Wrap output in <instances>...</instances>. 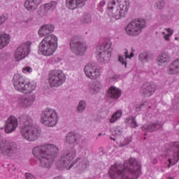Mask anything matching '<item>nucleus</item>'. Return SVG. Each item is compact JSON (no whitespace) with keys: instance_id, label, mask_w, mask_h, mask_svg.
<instances>
[{"instance_id":"nucleus-40","label":"nucleus","mask_w":179,"mask_h":179,"mask_svg":"<svg viewBox=\"0 0 179 179\" xmlns=\"http://www.w3.org/2000/svg\"><path fill=\"white\" fill-rule=\"evenodd\" d=\"M106 3H107L106 0H101L97 5V9L99 10L100 12H103V10H104L103 8L106 6Z\"/></svg>"},{"instance_id":"nucleus-25","label":"nucleus","mask_w":179,"mask_h":179,"mask_svg":"<svg viewBox=\"0 0 179 179\" xmlns=\"http://www.w3.org/2000/svg\"><path fill=\"white\" fill-rule=\"evenodd\" d=\"M101 89H103V85L99 81L87 85V92L91 94H96V93H99Z\"/></svg>"},{"instance_id":"nucleus-31","label":"nucleus","mask_w":179,"mask_h":179,"mask_svg":"<svg viewBox=\"0 0 179 179\" xmlns=\"http://www.w3.org/2000/svg\"><path fill=\"white\" fill-rule=\"evenodd\" d=\"M57 1H51L48 3L42 6V9L45 13V15H47L48 12H52L55 8H57Z\"/></svg>"},{"instance_id":"nucleus-6","label":"nucleus","mask_w":179,"mask_h":179,"mask_svg":"<svg viewBox=\"0 0 179 179\" xmlns=\"http://www.w3.org/2000/svg\"><path fill=\"white\" fill-rule=\"evenodd\" d=\"M13 85L17 92L24 94H31L37 89V83L35 80L26 81L24 78L19 73L13 77Z\"/></svg>"},{"instance_id":"nucleus-2","label":"nucleus","mask_w":179,"mask_h":179,"mask_svg":"<svg viewBox=\"0 0 179 179\" xmlns=\"http://www.w3.org/2000/svg\"><path fill=\"white\" fill-rule=\"evenodd\" d=\"M55 27L51 24L42 26L38 31L39 37H45L38 45V54L44 57H51L58 48V37L51 34Z\"/></svg>"},{"instance_id":"nucleus-10","label":"nucleus","mask_w":179,"mask_h":179,"mask_svg":"<svg viewBox=\"0 0 179 179\" xmlns=\"http://www.w3.org/2000/svg\"><path fill=\"white\" fill-rule=\"evenodd\" d=\"M66 80V76L62 70L55 69L49 72L48 83L50 87H59Z\"/></svg>"},{"instance_id":"nucleus-21","label":"nucleus","mask_w":179,"mask_h":179,"mask_svg":"<svg viewBox=\"0 0 179 179\" xmlns=\"http://www.w3.org/2000/svg\"><path fill=\"white\" fill-rule=\"evenodd\" d=\"M171 61V55L169 52H163L157 57V62L159 66H166Z\"/></svg>"},{"instance_id":"nucleus-15","label":"nucleus","mask_w":179,"mask_h":179,"mask_svg":"<svg viewBox=\"0 0 179 179\" xmlns=\"http://www.w3.org/2000/svg\"><path fill=\"white\" fill-rule=\"evenodd\" d=\"M0 153L4 155V156L11 157L17 153V147L13 143H1L0 144Z\"/></svg>"},{"instance_id":"nucleus-29","label":"nucleus","mask_w":179,"mask_h":179,"mask_svg":"<svg viewBox=\"0 0 179 179\" xmlns=\"http://www.w3.org/2000/svg\"><path fill=\"white\" fill-rule=\"evenodd\" d=\"M162 123L157 122V123H150L144 124L141 129L142 131H148L149 132H153V131H157V129H160L162 128Z\"/></svg>"},{"instance_id":"nucleus-51","label":"nucleus","mask_w":179,"mask_h":179,"mask_svg":"<svg viewBox=\"0 0 179 179\" xmlns=\"http://www.w3.org/2000/svg\"><path fill=\"white\" fill-rule=\"evenodd\" d=\"M113 141H115V138H112Z\"/></svg>"},{"instance_id":"nucleus-49","label":"nucleus","mask_w":179,"mask_h":179,"mask_svg":"<svg viewBox=\"0 0 179 179\" xmlns=\"http://www.w3.org/2000/svg\"><path fill=\"white\" fill-rule=\"evenodd\" d=\"M175 40H176V41H178V37H175Z\"/></svg>"},{"instance_id":"nucleus-17","label":"nucleus","mask_w":179,"mask_h":179,"mask_svg":"<svg viewBox=\"0 0 179 179\" xmlns=\"http://www.w3.org/2000/svg\"><path fill=\"white\" fill-rule=\"evenodd\" d=\"M78 160H79L78 163ZM76 171L78 174H82V173H85V170L89 167V160L87 158H77L73 160L69 166L67 168V170H71V169L76 164Z\"/></svg>"},{"instance_id":"nucleus-35","label":"nucleus","mask_w":179,"mask_h":179,"mask_svg":"<svg viewBox=\"0 0 179 179\" xmlns=\"http://www.w3.org/2000/svg\"><path fill=\"white\" fill-rule=\"evenodd\" d=\"M87 107L86 101L81 100L78 102V104L76 108V111L78 114H82L85 110Z\"/></svg>"},{"instance_id":"nucleus-41","label":"nucleus","mask_w":179,"mask_h":179,"mask_svg":"<svg viewBox=\"0 0 179 179\" xmlns=\"http://www.w3.org/2000/svg\"><path fill=\"white\" fill-rule=\"evenodd\" d=\"M33 72V69L29 66H27L22 68V73L25 75H29V73H31Z\"/></svg>"},{"instance_id":"nucleus-3","label":"nucleus","mask_w":179,"mask_h":179,"mask_svg":"<svg viewBox=\"0 0 179 179\" xmlns=\"http://www.w3.org/2000/svg\"><path fill=\"white\" fill-rule=\"evenodd\" d=\"M59 152L58 147L52 144L36 146L32 150L34 156L37 157L39 162V167L43 169H51L52 167Z\"/></svg>"},{"instance_id":"nucleus-27","label":"nucleus","mask_w":179,"mask_h":179,"mask_svg":"<svg viewBox=\"0 0 179 179\" xmlns=\"http://www.w3.org/2000/svg\"><path fill=\"white\" fill-rule=\"evenodd\" d=\"M108 96L110 99L117 100L121 97V90L117 87L111 86L108 91Z\"/></svg>"},{"instance_id":"nucleus-37","label":"nucleus","mask_w":179,"mask_h":179,"mask_svg":"<svg viewBox=\"0 0 179 179\" xmlns=\"http://www.w3.org/2000/svg\"><path fill=\"white\" fill-rule=\"evenodd\" d=\"M138 59L141 62H148L149 61V55L146 52H143L138 55Z\"/></svg>"},{"instance_id":"nucleus-33","label":"nucleus","mask_w":179,"mask_h":179,"mask_svg":"<svg viewBox=\"0 0 179 179\" xmlns=\"http://www.w3.org/2000/svg\"><path fill=\"white\" fill-rule=\"evenodd\" d=\"M125 124L127 125H129L131 128H136L138 127V123L136 122V120L135 119V117L130 116L125 119L124 120Z\"/></svg>"},{"instance_id":"nucleus-12","label":"nucleus","mask_w":179,"mask_h":179,"mask_svg":"<svg viewBox=\"0 0 179 179\" xmlns=\"http://www.w3.org/2000/svg\"><path fill=\"white\" fill-rule=\"evenodd\" d=\"M75 157H76V150L75 149L69 150L63 153L59 160L56 163L57 168L59 169V170L66 169Z\"/></svg>"},{"instance_id":"nucleus-23","label":"nucleus","mask_w":179,"mask_h":179,"mask_svg":"<svg viewBox=\"0 0 179 179\" xmlns=\"http://www.w3.org/2000/svg\"><path fill=\"white\" fill-rule=\"evenodd\" d=\"M135 52V49H134V48H131V52L130 53V55L128 52V50H125L124 52V55H118V61L120 64H122V65H124L125 68H127V59H132V58H134L135 54L134 53Z\"/></svg>"},{"instance_id":"nucleus-46","label":"nucleus","mask_w":179,"mask_h":179,"mask_svg":"<svg viewBox=\"0 0 179 179\" xmlns=\"http://www.w3.org/2000/svg\"><path fill=\"white\" fill-rule=\"evenodd\" d=\"M110 79L111 80H117V79H120V76H117V75H114V76H111L110 77Z\"/></svg>"},{"instance_id":"nucleus-32","label":"nucleus","mask_w":179,"mask_h":179,"mask_svg":"<svg viewBox=\"0 0 179 179\" xmlns=\"http://www.w3.org/2000/svg\"><path fill=\"white\" fill-rule=\"evenodd\" d=\"M121 117H122V110H118L112 115L109 119V122L110 124H115V122H117Z\"/></svg>"},{"instance_id":"nucleus-4","label":"nucleus","mask_w":179,"mask_h":179,"mask_svg":"<svg viewBox=\"0 0 179 179\" xmlns=\"http://www.w3.org/2000/svg\"><path fill=\"white\" fill-rule=\"evenodd\" d=\"M20 134L24 139L29 142H34L38 139L41 131L34 127L33 119L29 115H22L20 117Z\"/></svg>"},{"instance_id":"nucleus-43","label":"nucleus","mask_w":179,"mask_h":179,"mask_svg":"<svg viewBox=\"0 0 179 179\" xmlns=\"http://www.w3.org/2000/svg\"><path fill=\"white\" fill-rule=\"evenodd\" d=\"M6 20H8V16L5 15H2L0 16V26H2V24H3V23H5V22H6Z\"/></svg>"},{"instance_id":"nucleus-9","label":"nucleus","mask_w":179,"mask_h":179,"mask_svg":"<svg viewBox=\"0 0 179 179\" xmlns=\"http://www.w3.org/2000/svg\"><path fill=\"white\" fill-rule=\"evenodd\" d=\"M145 27H146V21L143 18H138L131 21L126 26L125 31L127 36L136 37V36H139L142 33Z\"/></svg>"},{"instance_id":"nucleus-39","label":"nucleus","mask_w":179,"mask_h":179,"mask_svg":"<svg viewBox=\"0 0 179 179\" xmlns=\"http://www.w3.org/2000/svg\"><path fill=\"white\" fill-rule=\"evenodd\" d=\"M83 22L84 23H90L92 22V15L90 14H85L83 17Z\"/></svg>"},{"instance_id":"nucleus-5","label":"nucleus","mask_w":179,"mask_h":179,"mask_svg":"<svg viewBox=\"0 0 179 179\" xmlns=\"http://www.w3.org/2000/svg\"><path fill=\"white\" fill-rule=\"evenodd\" d=\"M129 10V0H110L108 3L107 15L113 20H120L127 16Z\"/></svg>"},{"instance_id":"nucleus-45","label":"nucleus","mask_w":179,"mask_h":179,"mask_svg":"<svg viewBox=\"0 0 179 179\" xmlns=\"http://www.w3.org/2000/svg\"><path fill=\"white\" fill-rule=\"evenodd\" d=\"M26 179H36V177L31 173H26Z\"/></svg>"},{"instance_id":"nucleus-7","label":"nucleus","mask_w":179,"mask_h":179,"mask_svg":"<svg viewBox=\"0 0 179 179\" xmlns=\"http://www.w3.org/2000/svg\"><path fill=\"white\" fill-rule=\"evenodd\" d=\"M59 121V115L55 109L46 108L41 114V122L45 127L53 128Z\"/></svg>"},{"instance_id":"nucleus-48","label":"nucleus","mask_w":179,"mask_h":179,"mask_svg":"<svg viewBox=\"0 0 179 179\" xmlns=\"http://www.w3.org/2000/svg\"><path fill=\"white\" fill-rule=\"evenodd\" d=\"M24 22H25V23H29V22H30V20H27Z\"/></svg>"},{"instance_id":"nucleus-44","label":"nucleus","mask_w":179,"mask_h":179,"mask_svg":"<svg viewBox=\"0 0 179 179\" xmlns=\"http://www.w3.org/2000/svg\"><path fill=\"white\" fill-rule=\"evenodd\" d=\"M161 19L162 20H164V22H169V20H170V16L166 15H162Z\"/></svg>"},{"instance_id":"nucleus-47","label":"nucleus","mask_w":179,"mask_h":179,"mask_svg":"<svg viewBox=\"0 0 179 179\" xmlns=\"http://www.w3.org/2000/svg\"><path fill=\"white\" fill-rule=\"evenodd\" d=\"M140 110H141V105H138V106H136V110H137V111H140Z\"/></svg>"},{"instance_id":"nucleus-19","label":"nucleus","mask_w":179,"mask_h":179,"mask_svg":"<svg viewBox=\"0 0 179 179\" xmlns=\"http://www.w3.org/2000/svg\"><path fill=\"white\" fill-rule=\"evenodd\" d=\"M19 123L16 117L11 115L6 121L5 124V132L6 134H12L16 131Z\"/></svg>"},{"instance_id":"nucleus-34","label":"nucleus","mask_w":179,"mask_h":179,"mask_svg":"<svg viewBox=\"0 0 179 179\" xmlns=\"http://www.w3.org/2000/svg\"><path fill=\"white\" fill-rule=\"evenodd\" d=\"M174 30L171 28H165L164 31L162 32L164 36L165 41H170V37L173 36Z\"/></svg>"},{"instance_id":"nucleus-13","label":"nucleus","mask_w":179,"mask_h":179,"mask_svg":"<svg viewBox=\"0 0 179 179\" xmlns=\"http://www.w3.org/2000/svg\"><path fill=\"white\" fill-rule=\"evenodd\" d=\"M166 156L169 158V162L170 166H174V164L178 163L179 160V142L173 143L170 148H168L166 150Z\"/></svg>"},{"instance_id":"nucleus-52","label":"nucleus","mask_w":179,"mask_h":179,"mask_svg":"<svg viewBox=\"0 0 179 179\" xmlns=\"http://www.w3.org/2000/svg\"><path fill=\"white\" fill-rule=\"evenodd\" d=\"M178 41H179V39H178Z\"/></svg>"},{"instance_id":"nucleus-1","label":"nucleus","mask_w":179,"mask_h":179,"mask_svg":"<svg viewBox=\"0 0 179 179\" xmlns=\"http://www.w3.org/2000/svg\"><path fill=\"white\" fill-rule=\"evenodd\" d=\"M111 179H138L141 176V163L135 158L124 162V165L115 163L109 170Z\"/></svg>"},{"instance_id":"nucleus-26","label":"nucleus","mask_w":179,"mask_h":179,"mask_svg":"<svg viewBox=\"0 0 179 179\" xmlns=\"http://www.w3.org/2000/svg\"><path fill=\"white\" fill-rule=\"evenodd\" d=\"M65 143L72 146L78 145V134L72 131L69 132L66 136Z\"/></svg>"},{"instance_id":"nucleus-14","label":"nucleus","mask_w":179,"mask_h":179,"mask_svg":"<svg viewBox=\"0 0 179 179\" xmlns=\"http://www.w3.org/2000/svg\"><path fill=\"white\" fill-rule=\"evenodd\" d=\"M31 45V41H27L22 43L15 50L14 54V58L15 61H22L24 58H26L30 52V46Z\"/></svg>"},{"instance_id":"nucleus-30","label":"nucleus","mask_w":179,"mask_h":179,"mask_svg":"<svg viewBox=\"0 0 179 179\" xmlns=\"http://www.w3.org/2000/svg\"><path fill=\"white\" fill-rule=\"evenodd\" d=\"M10 43V35L3 33L0 34V50L5 48Z\"/></svg>"},{"instance_id":"nucleus-38","label":"nucleus","mask_w":179,"mask_h":179,"mask_svg":"<svg viewBox=\"0 0 179 179\" xmlns=\"http://www.w3.org/2000/svg\"><path fill=\"white\" fill-rule=\"evenodd\" d=\"M155 6L159 10L164 9V6H166V1L161 0L156 3Z\"/></svg>"},{"instance_id":"nucleus-50","label":"nucleus","mask_w":179,"mask_h":179,"mask_svg":"<svg viewBox=\"0 0 179 179\" xmlns=\"http://www.w3.org/2000/svg\"><path fill=\"white\" fill-rule=\"evenodd\" d=\"M98 136H101V133H99V134H98Z\"/></svg>"},{"instance_id":"nucleus-18","label":"nucleus","mask_w":179,"mask_h":179,"mask_svg":"<svg viewBox=\"0 0 179 179\" xmlns=\"http://www.w3.org/2000/svg\"><path fill=\"white\" fill-rule=\"evenodd\" d=\"M84 72L87 78L94 80L100 78V69L95 64H88L84 68Z\"/></svg>"},{"instance_id":"nucleus-42","label":"nucleus","mask_w":179,"mask_h":179,"mask_svg":"<svg viewBox=\"0 0 179 179\" xmlns=\"http://www.w3.org/2000/svg\"><path fill=\"white\" fill-rule=\"evenodd\" d=\"M112 135L114 136H120V135H121V129H120V127H115L112 129Z\"/></svg>"},{"instance_id":"nucleus-11","label":"nucleus","mask_w":179,"mask_h":179,"mask_svg":"<svg viewBox=\"0 0 179 179\" xmlns=\"http://www.w3.org/2000/svg\"><path fill=\"white\" fill-rule=\"evenodd\" d=\"M70 50L76 55L82 57L87 50V45L85 42L80 41L79 36H74L70 41Z\"/></svg>"},{"instance_id":"nucleus-8","label":"nucleus","mask_w":179,"mask_h":179,"mask_svg":"<svg viewBox=\"0 0 179 179\" xmlns=\"http://www.w3.org/2000/svg\"><path fill=\"white\" fill-rule=\"evenodd\" d=\"M112 45L113 43L110 41H105L102 45H98L96 51V59L100 62H103V64L110 62L113 51Z\"/></svg>"},{"instance_id":"nucleus-24","label":"nucleus","mask_w":179,"mask_h":179,"mask_svg":"<svg viewBox=\"0 0 179 179\" xmlns=\"http://www.w3.org/2000/svg\"><path fill=\"white\" fill-rule=\"evenodd\" d=\"M156 88H155V85H150V83H147L144 84L141 90V93L143 96H145V97H150L153 93H155Z\"/></svg>"},{"instance_id":"nucleus-22","label":"nucleus","mask_w":179,"mask_h":179,"mask_svg":"<svg viewBox=\"0 0 179 179\" xmlns=\"http://www.w3.org/2000/svg\"><path fill=\"white\" fill-rule=\"evenodd\" d=\"M43 0H26L24 2V8L29 10V12H34L37 10V8L41 5Z\"/></svg>"},{"instance_id":"nucleus-36","label":"nucleus","mask_w":179,"mask_h":179,"mask_svg":"<svg viewBox=\"0 0 179 179\" xmlns=\"http://www.w3.org/2000/svg\"><path fill=\"white\" fill-rule=\"evenodd\" d=\"M132 141V138L127 137L123 141H120V139H117L116 143L120 148H124V146H127V145H129Z\"/></svg>"},{"instance_id":"nucleus-20","label":"nucleus","mask_w":179,"mask_h":179,"mask_svg":"<svg viewBox=\"0 0 179 179\" xmlns=\"http://www.w3.org/2000/svg\"><path fill=\"white\" fill-rule=\"evenodd\" d=\"M87 0H66V6L71 10H75L78 8H83Z\"/></svg>"},{"instance_id":"nucleus-28","label":"nucleus","mask_w":179,"mask_h":179,"mask_svg":"<svg viewBox=\"0 0 179 179\" xmlns=\"http://www.w3.org/2000/svg\"><path fill=\"white\" fill-rule=\"evenodd\" d=\"M168 73L170 75H176L179 73V59L173 60L169 65Z\"/></svg>"},{"instance_id":"nucleus-16","label":"nucleus","mask_w":179,"mask_h":179,"mask_svg":"<svg viewBox=\"0 0 179 179\" xmlns=\"http://www.w3.org/2000/svg\"><path fill=\"white\" fill-rule=\"evenodd\" d=\"M36 101V94H32L29 96L20 95L17 99V103L21 108H29L34 104Z\"/></svg>"}]
</instances>
